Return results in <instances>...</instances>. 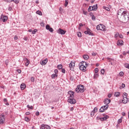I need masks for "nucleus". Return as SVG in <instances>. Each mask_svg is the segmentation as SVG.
<instances>
[{
  "instance_id": "nucleus-1",
  "label": "nucleus",
  "mask_w": 129,
  "mask_h": 129,
  "mask_svg": "<svg viewBox=\"0 0 129 129\" xmlns=\"http://www.w3.org/2000/svg\"><path fill=\"white\" fill-rule=\"evenodd\" d=\"M80 70H82L83 72L86 71V68L88 66V63L84 61H82L79 64Z\"/></svg>"
},
{
  "instance_id": "nucleus-2",
  "label": "nucleus",
  "mask_w": 129,
  "mask_h": 129,
  "mask_svg": "<svg viewBox=\"0 0 129 129\" xmlns=\"http://www.w3.org/2000/svg\"><path fill=\"white\" fill-rule=\"evenodd\" d=\"M117 16L119 17H127L128 16V12L123 11V10L119 9L118 11L117 14Z\"/></svg>"
},
{
  "instance_id": "nucleus-3",
  "label": "nucleus",
  "mask_w": 129,
  "mask_h": 129,
  "mask_svg": "<svg viewBox=\"0 0 129 129\" xmlns=\"http://www.w3.org/2000/svg\"><path fill=\"white\" fill-rule=\"evenodd\" d=\"M75 91L77 93H79V92L82 93L84 92V86L83 85H78L77 88H76Z\"/></svg>"
},
{
  "instance_id": "nucleus-4",
  "label": "nucleus",
  "mask_w": 129,
  "mask_h": 129,
  "mask_svg": "<svg viewBox=\"0 0 129 129\" xmlns=\"http://www.w3.org/2000/svg\"><path fill=\"white\" fill-rule=\"evenodd\" d=\"M97 4L94 5L93 6H90L88 9V12H91L92 11H97Z\"/></svg>"
},
{
  "instance_id": "nucleus-5",
  "label": "nucleus",
  "mask_w": 129,
  "mask_h": 129,
  "mask_svg": "<svg viewBox=\"0 0 129 129\" xmlns=\"http://www.w3.org/2000/svg\"><path fill=\"white\" fill-rule=\"evenodd\" d=\"M84 34L86 35H89V36H94V35H93V33H92V31L88 28H87V30L84 32Z\"/></svg>"
},
{
  "instance_id": "nucleus-6",
  "label": "nucleus",
  "mask_w": 129,
  "mask_h": 129,
  "mask_svg": "<svg viewBox=\"0 0 129 129\" xmlns=\"http://www.w3.org/2000/svg\"><path fill=\"white\" fill-rule=\"evenodd\" d=\"M68 102L71 104H75L76 103V100L74 98H70L68 99Z\"/></svg>"
},
{
  "instance_id": "nucleus-7",
  "label": "nucleus",
  "mask_w": 129,
  "mask_h": 129,
  "mask_svg": "<svg viewBox=\"0 0 129 129\" xmlns=\"http://www.w3.org/2000/svg\"><path fill=\"white\" fill-rule=\"evenodd\" d=\"M70 70L71 71H74V67H75V62L73 61H71L70 63L69 64Z\"/></svg>"
},
{
  "instance_id": "nucleus-8",
  "label": "nucleus",
  "mask_w": 129,
  "mask_h": 129,
  "mask_svg": "<svg viewBox=\"0 0 129 129\" xmlns=\"http://www.w3.org/2000/svg\"><path fill=\"white\" fill-rule=\"evenodd\" d=\"M107 108H108V105H104L100 108L99 112H104V110H107Z\"/></svg>"
},
{
  "instance_id": "nucleus-9",
  "label": "nucleus",
  "mask_w": 129,
  "mask_h": 129,
  "mask_svg": "<svg viewBox=\"0 0 129 129\" xmlns=\"http://www.w3.org/2000/svg\"><path fill=\"white\" fill-rule=\"evenodd\" d=\"M56 32L57 33H58V34H59L60 35H65V34L66 33V31L61 28H59L58 30L56 31Z\"/></svg>"
},
{
  "instance_id": "nucleus-10",
  "label": "nucleus",
  "mask_w": 129,
  "mask_h": 129,
  "mask_svg": "<svg viewBox=\"0 0 129 129\" xmlns=\"http://www.w3.org/2000/svg\"><path fill=\"white\" fill-rule=\"evenodd\" d=\"M68 94H69V95H70L69 96V97L68 98V99L74 98V91L70 90L68 92Z\"/></svg>"
},
{
  "instance_id": "nucleus-11",
  "label": "nucleus",
  "mask_w": 129,
  "mask_h": 129,
  "mask_svg": "<svg viewBox=\"0 0 129 129\" xmlns=\"http://www.w3.org/2000/svg\"><path fill=\"white\" fill-rule=\"evenodd\" d=\"M128 101H129L128 98H127V97H124V96H123V99L122 100V103H124V104H125L126 103H127Z\"/></svg>"
},
{
  "instance_id": "nucleus-12",
  "label": "nucleus",
  "mask_w": 129,
  "mask_h": 129,
  "mask_svg": "<svg viewBox=\"0 0 129 129\" xmlns=\"http://www.w3.org/2000/svg\"><path fill=\"white\" fill-rule=\"evenodd\" d=\"M110 99H108V98H105L104 100V104H105V105H108V104H109V103H110Z\"/></svg>"
},
{
  "instance_id": "nucleus-13",
  "label": "nucleus",
  "mask_w": 129,
  "mask_h": 129,
  "mask_svg": "<svg viewBox=\"0 0 129 129\" xmlns=\"http://www.w3.org/2000/svg\"><path fill=\"white\" fill-rule=\"evenodd\" d=\"M46 29H47V30H48V31H49V32H50L51 33H53V32H54V29H53L52 28V27H50V25H47L46 26Z\"/></svg>"
},
{
  "instance_id": "nucleus-14",
  "label": "nucleus",
  "mask_w": 129,
  "mask_h": 129,
  "mask_svg": "<svg viewBox=\"0 0 129 129\" xmlns=\"http://www.w3.org/2000/svg\"><path fill=\"white\" fill-rule=\"evenodd\" d=\"M8 17H1L0 18V21L3 22V23H6L8 21Z\"/></svg>"
},
{
  "instance_id": "nucleus-15",
  "label": "nucleus",
  "mask_w": 129,
  "mask_h": 129,
  "mask_svg": "<svg viewBox=\"0 0 129 129\" xmlns=\"http://www.w3.org/2000/svg\"><path fill=\"white\" fill-rule=\"evenodd\" d=\"M4 121H5V114L2 113V117H1V120H0L1 124H3L4 123Z\"/></svg>"
},
{
  "instance_id": "nucleus-16",
  "label": "nucleus",
  "mask_w": 129,
  "mask_h": 129,
  "mask_svg": "<svg viewBox=\"0 0 129 129\" xmlns=\"http://www.w3.org/2000/svg\"><path fill=\"white\" fill-rule=\"evenodd\" d=\"M121 18L123 20V22H124V23H125L128 21L129 17H121Z\"/></svg>"
},
{
  "instance_id": "nucleus-17",
  "label": "nucleus",
  "mask_w": 129,
  "mask_h": 129,
  "mask_svg": "<svg viewBox=\"0 0 129 129\" xmlns=\"http://www.w3.org/2000/svg\"><path fill=\"white\" fill-rule=\"evenodd\" d=\"M47 62H48V59L47 58H45L44 60L41 61V64L42 66L46 65Z\"/></svg>"
},
{
  "instance_id": "nucleus-18",
  "label": "nucleus",
  "mask_w": 129,
  "mask_h": 129,
  "mask_svg": "<svg viewBox=\"0 0 129 129\" xmlns=\"http://www.w3.org/2000/svg\"><path fill=\"white\" fill-rule=\"evenodd\" d=\"M20 88L21 90H24L26 88V84L25 83H22L20 85Z\"/></svg>"
},
{
  "instance_id": "nucleus-19",
  "label": "nucleus",
  "mask_w": 129,
  "mask_h": 129,
  "mask_svg": "<svg viewBox=\"0 0 129 129\" xmlns=\"http://www.w3.org/2000/svg\"><path fill=\"white\" fill-rule=\"evenodd\" d=\"M117 45L118 46H120V45H123V41L122 40H118L117 42Z\"/></svg>"
},
{
  "instance_id": "nucleus-20",
  "label": "nucleus",
  "mask_w": 129,
  "mask_h": 129,
  "mask_svg": "<svg viewBox=\"0 0 129 129\" xmlns=\"http://www.w3.org/2000/svg\"><path fill=\"white\" fill-rule=\"evenodd\" d=\"M83 57L85 60H88L89 59V56L87 54H84L83 55Z\"/></svg>"
},
{
  "instance_id": "nucleus-21",
  "label": "nucleus",
  "mask_w": 129,
  "mask_h": 129,
  "mask_svg": "<svg viewBox=\"0 0 129 129\" xmlns=\"http://www.w3.org/2000/svg\"><path fill=\"white\" fill-rule=\"evenodd\" d=\"M119 95H120V93L119 92H116L114 93V96L116 97H119Z\"/></svg>"
},
{
  "instance_id": "nucleus-22",
  "label": "nucleus",
  "mask_w": 129,
  "mask_h": 129,
  "mask_svg": "<svg viewBox=\"0 0 129 129\" xmlns=\"http://www.w3.org/2000/svg\"><path fill=\"white\" fill-rule=\"evenodd\" d=\"M55 77H58V75H57L56 74H53L51 75V79H55Z\"/></svg>"
},
{
  "instance_id": "nucleus-23",
  "label": "nucleus",
  "mask_w": 129,
  "mask_h": 129,
  "mask_svg": "<svg viewBox=\"0 0 129 129\" xmlns=\"http://www.w3.org/2000/svg\"><path fill=\"white\" fill-rule=\"evenodd\" d=\"M25 59L27 60L25 63V65L27 67H28V66H29V64H30V60H29V59H28V58H25Z\"/></svg>"
},
{
  "instance_id": "nucleus-24",
  "label": "nucleus",
  "mask_w": 129,
  "mask_h": 129,
  "mask_svg": "<svg viewBox=\"0 0 129 129\" xmlns=\"http://www.w3.org/2000/svg\"><path fill=\"white\" fill-rule=\"evenodd\" d=\"M63 68V66L62 64H58L57 65V69L58 70H61Z\"/></svg>"
},
{
  "instance_id": "nucleus-25",
  "label": "nucleus",
  "mask_w": 129,
  "mask_h": 129,
  "mask_svg": "<svg viewBox=\"0 0 129 129\" xmlns=\"http://www.w3.org/2000/svg\"><path fill=\"white\" fill-rule=\"evenodd\" d=\"M99 76V75L97 73H95V74L94 75V79H96V78H97V77H98Z\"/></svg>"
},
{
  "instance_id": "nucleus-26",
  "label": "nucleus",
  "mask_w": 129,
  "mask_h": 129,
  "mask_svg": "<svg viewBox=\"0 0 129 129\" xmlns=\"http://www.w3.org/2000/svg\"><path fill=\"white\" fill-rule=\"evenodd\" d=\"M103 115L104 116V118H105L106 120V119L109 118V116L106 115L105 114H103Z\"/></svg>"
},
{
  "instance_id": "nucleus-27",
  "label": "nucleus",
  "mask_w": 129,
  "mask_h": 129,
  "mask_svg": "<svg viewBox=\"0 0 129 129\" xmlns=\"http://www.w3.org/2000/svg\"><path fill=\"white\" fill-rule=\"evenodd\" d=\"M37 32H38V29H34L33 31H32V34L33 35H35L36 33H37Z\"/></svg>"
},
{
  "instance_id": "nucleus-28",
  "label": "nucleus",
  "mask_w": 129,
  "mask_h": 129,
  "mask_svg": "<svg viewBox=\"0 0 129 129\" xmlns=\"http://www.w3.org/2000/svg\"><path fill=\"white\" fill-rule=\"evenodd\" d=\"M77 35L78 37H79V38H81V37H82V34L80 32H78Z\"/></svg>"
},
{
  "instance_id": "nucleus-29",
  "label": "nucleus",
  "mask_w": 129,
  "mask_h": 129,
  "mask_svg": "<svg viewBox=\"0 0 129 129\" xmlns=\"http://www.w3.org/2000/svg\"><path fill=\"white\" fill-rule=\"evenodd\" d=\"M25 121H27V122H29V121H30V118H29V117H25L24 118Z\"/></svg>"
},
{
  "instance_id": "nucleus-30",
  "label": "nucleus",
  "mask_w": 129,
  "mask_h": 129,
  "mask_svg": "<svg viewBox=\"0 0 129 129\" xmlns=\"http://www.w3.org/2000/svg\"><path fill=\"white\" fill-rule=\"evenodd\" d=\"M96 29L98 31H99V30H100L101 31L102 30V29H101V28H100V25H97L96 27Z\"/></svg>"
},
{
  "instance_id": "nucleus-31",
  "label": "nucleus",
  "mask_w": 129,
  "mask_h": 129,
  "mask_svg": "<svg viewBox=\"0 0 129 129\" xmlns=\"http://www.w3.org/2000/svg\"><path fill=\"white\" fill-rule=\"evenodd\" d=\"M103 9H104V10H106V11H107L108 12H109V11H110V9H109L108 7H103Z\"/></svg>"
},
{
  "instance_id": "nucleus-32",
  "label": "nucleus",
  "mask_w": 129,
  "mask_h": 129,
  "mask_svg": "<svg viewBox=\"0 0 129 129\" xmlns=\"http://www.w3.org/2000/svg\"><path fill=\"white\" fill-rule=\"evenodd\" d=\"M36 14L37 15H39V16H42V12L40 11H37L36 12Z\"/></svg>"
},
{
  "instance_id": "nucleus-33",
  "label": "nucleus",
  "mask_w": 129,
  "mask_h": 129,
  "mask_svg": "<svg viewBox=\"0 0 129 129\" xmlns=\"http://www.w3.org/2000/svg\"><path fill=\"white\" fill-rule=\"evenodd\" d=\"M100 29H105V26L103 24H100Z\"/></svg>"
},
{
  "instance_id": "nucleus-34",
  "label": "nucleus",
  "mask_w": 129,
  "mask_h": 129,
  "mask_svg": "<svg viewBox=\"0 0 129 129\" xmlns=\"http://www.w3.org/2000/svg\"><path fill=\"white\" fill-rule=\"evenodd\" d=\"M124 87H125V85L124 84H123V83H122L121 84V86H120V89H121V88H124Z\"/></svg>"
},
{
  "instance_id": "nucleus-35",
  "label": "nucleus",
  "mask_w": 129,
  "mask_h": 129,
  "mask_svg": "<svg viewBox=\"0 0 129 129\" xmlns=\"http://www.w3.org/2000/svg\"><path fill=\"white\" fill-rule=\"evenodd\" d=\"M122 122V119L121 118H120L118 120L117 123H118V124H119V123H121Z\"/></svg>"
},
{
  "instance_id": "nucleus-36",
  "label": "nucleus",
  "mask_w": 129,
  "mask_h": 129,
  "mask_svg": "<svg viewBox=\"0 0 129 129\" xmlns=\"http://www.w3.org/2000/svg\"><path fill=\"white\" fill-rule=\"evenodd\" d=\"M124 66H125V68H127V69H129V63H126L124 64Z\"/></svg>"
},
{
  "instance_id": "nucleus-37",
  "label": "nucleus",
  "mask_w": 129,
  "mask_h": 129,
  "mask_svg": "<svg viewBox=\"0 0 129 129\" xmlns=\"http://www.w3.org/2000/svg\"><path fill=\"white\" fill-rule=\"evenodd\" d=\"M45 128L46 129H51V127L48 125H45Z\"/></svg>"
},
{
  "instance_id": "nucleus-38",
  "label": "nucleus",
  "mask_w": 129,
  "mask_h": 129,
  "mask_svg": "<svg viewBox=\"0 0 129 129\" xmlns=\"http://www.w3.org/2000/svg\"><path fill=\"white\" fill-rule=\"evenodd\" d=\"M104 72H105V71H104V69H102L101 70V74H102V75H104Z\"/></svg>"
},
{
  "instance_id": "nucleus-39",
  "label": "nucleus",
  "mask_w": 129,
  "mask_h": 129,
  "mask_svg": "<svg viewBox=\"0 0 129 129\" xmlns=\"http://www.w3.org/2000/svg\"><path fill=\"white\" fill-rule=\"evenodd\" d=\"M40 25L41 27H45V23H44V21H42L41 23H40Z\"/></svg>"
},
{
  "instance_id": "nucleus-40",
  "label": "nucleus",
  "mask_w": 129,
  "mask_h": 129,
  "mask_svg": "<svg viewBox=\"0 0 129 129\" xmlns=\"http://www.w3.org/2000/svg\"><path fill=\"white\" fill-rule=\"evenodd\" d=\"M68 0H66L65 1V4H64V6L67 7L68 6Z\"/></svg>"
},
{
  "instance_id": "nucleus-41",
  "label": "nucleus",
  "mask_w": 129,
  "mask_h": 129,
  "mask_svg": "<svg viewBox=\"0 0 129 129\" xmlns=\"http://www.w3.org/2000/svg\"><path fill=\"white\" fill-rule=\"evenodd\" d=\"M45 124H41V126L40 127V129H45Z\"/></svg>"
},
{
  "instance_id": "nucleus-42",
  "label": "nucleus",
  "mask_w": 129,
  "mask_h": 129,
  "mask_svg": "<svg viewBox=\"0 0 129 129\" xmlns=\"http://www.w3.org/2000/svg\"><path fill=\"white\" fill-rule=\"evenodd\" d=\"M119 34L118 33V32H117L115 33V35H114V37L115 38H117V37H118Z\"/></svg>"
},
{
  "instance_id": "nucleus-43",
  "label": "nucleus",
  "mask_w": 129,
  "mask_h": 129,
  "mask_svg": "<svg viewBox=\"0 0 129 129\" xmlns=\"http://www.w3.org/2000/svg\"><path fill=\"white\" fill-rule=\"evenodd\" d=\"M16 71H17L18 73H19V74H21V73H22V70H21L20 69H17Z\"/></svg>"
},
{
  "instance_id": "nucleus-44",
  "label": "nucleus",
  "mask_w": 129,
  "mask_h": 129,
  "mask_svg": "<svg viewBox=\"0 0 129 129\" xmlns=\"http://www.w3.org/2000/svg\"><path fill=\"white\" fill-rule=\"evenodd\" d=\"M94 113H95V112L94 111H92L91 112V116H93V115H94Z\"/></svg>"
},
{
  "instance_id": "nucleus-45",
  "label": "nucleus",
  "mask_w": 129,
  "mask_h": 129,
  "mask_svg": "<svg viewBox=\"0 0 129 129\" xmlns=\"http://www.w3.org/2000/svg\"><path fill=\"white\" fill-rule=\"evenodd\" d=\"M13 2H14V3H15V4H19V0H12Z\"/></svg>"
},
{
  "instance_id": "nucleus-46",
  "label": "nucleus",
  "mask_w": 129,
  "mask_h": 129,
  "mask_svg": "<svg viewBox=\"0 0 129 129\" xmlns=\"http://www.w3.org/2000/svg\"><path fill=\"white\" fill-rule=\"evenodd\" d=\"M119 76H121V77L123 76V72H120L119 73Z\"/></svg>"
},
{
  "instance_id": "nucleus-47",
  "label": "nucleus",
  "mask_w": 129,
  "mask_h": 129,
  "mask_svg": "<svg viewBox=\"0 0 129 129\" xmlns=\"http://www.w3.org/2000/svg\"><path fill=\"white\" fill-rule=\"evenodd\" d=\"M35 81V78L34 77H31V82H34Z\"/></svg>"
},
{
  "instance_id": "nucleus-48",
  "label": "nucleus",
  "mask_w": 129,
  "mask_h": 129,
  "mask_svg": "<svg viewBox=\"0 0 129 129\" xmlns=\"http://www.w3.org/2000/svg\"><path fill=\"white\" fill-rule=\"evenodd\" d=\"M100 119L101 121H104V120H106L105 118H104V117H101V118H100Z\"/></svg>"
},
{
  "instance_id": "nucleus-49",
  "label": "nucleus",
  "mask_w": 129,
  "mask_h": 129,
  "mask_svg": "<svg viewBox=\"0 0 129 129\" xmlns=\"http://www.w3.org/2000/svg\"><path fill=\"white\" fill-rule=\"evenodd\" d=\"M70 81H74V77L71 76L70 77Z\"/></svg>"
},
{
  "instance_id": "nucleus-50",
  "label": "nucleus",
  "mask_w": 129,
  "mask_h": 129,
  "mask_svg": "<svg viewBox=\"0 0 129 129\" xmlns=\"http://www.w3.org/2000/svg\"><path fill=\"white\" fill-rule=\"evenodd\" d=\"M61 72L62 73H66V71L64 69H61Z\"/></svg>"
},
{
  "instance_id": "nucleus-51",
  "label": "nucleus",
  "mask_w": 129,
  "mask_h": 129,
  "mask_svg": "<svg viewBox=\"0 0 129 129\" xmlns=\"http://www.w3.org/2000/svg\"><path fill=\"white\" fill-rule=\"evenodd\" d=\"M98 68H96L95 69V73H98Z\"/></svg>"
},
{
  "instance_id": "nucleus-52",
  "label": "nucleus",
  "mask_w": 129,
  "mask_h": 129,
  "mask_svg": "<svg viewBox=\"0 0 129 129\" xmlns=\"http://www.w3.org/2000/svg\"><path fill=\"white\" fill-rule=\"evenodd\" d=\"M93 111H94L95 112H97V108L95 107L94 108V110H93Z\"/></svg>"
},
{
  "instance_id": "nucleus-53",
  "label": "nucleus",
  "mask_w": 129,
  "mask_h": 129,
  "mask_svg": "<svg viewBox=\"0 0 129 129\" xmlns=\"http://www.w3.org/2000/svg\"><path fill=\"white\" fill-rule=\"evenodd\" d=\"M35 114L37 116H39V115H40V112H39V111H37L36 112Z\"/></svg>"
},
{
  "instance_id": "nucleus-54",
  "label": "nucleus",
  "mask_w": 129,
  "mask_h": 129,
  "mask_svg": "<svg viewBox=\"0 0 129 129\" xmlns=\"http://www.w3.org/2000/svg\"><path fill=\"white\" fill-rule=\"evenodd\" d=\"M54 74H57V73H58V70L55 69L54 70Z\"/></svg>"
},
{
  "instance_id": "nucleus-55",
  "label": "nucleus",
  "mask_w": 129,
  "mask_h": 129,
  "mask_svg": "<svg viewBox=\"0 0 129 129\" xmlns=\"http://www.w3.org/2000/svg\"><path fill=\"white\" fill-rule=\"evenodd\" d=\"M96 55H97V53H96V52H93V53H92V56H96Z\"/></svg>"
},
{
  "instance_id": "nucleus-56",
  "label": "nucleus",
  "mask_w": 129,
  "mask_h": 129,
  "mask_svg": "<svg viewBox=\"0 0 129 129\" xmlns=\"http://www.w3.org/2000/svg\"><path fill=\"white\" fill-rule=\"evenodd\" d=\"M125 96V97H127V94L126 93H123V96Z\"/></svg>"
},
{
  "instance_id": "nucleus-57",
  "label": "nucleus",
  "mask_w": 129,
  "mask_h": 129,
  "mask_svg": "<svg viewBox=\"0 0 129 129\" xmlns=\"http://www.w3.org/2000/svg\"><path fill=\"white\" fill-rule=\"evenodd\" d=\"M122 54L124 55V56H126V54H127V53L125 51H123Z\"/></svg>"
},
{
  "instance_id": "nucleus-58",
  "label": "nucleus",
  "mask_w": 129,
  "mask_h": 129,
  "mask_svg": "<svg viewBox=\"0 0 129 129\" xmlns=\"http://www.w3.org/2000/svg\"><path fill=\"white\" fill-rule=\"evenodd\" d=\"M119 37L120 38V39H122V38H123L122 34H119Z\"/></svg>"
},
{
  "instance_id": "nucleus-59",
  "label": "nucleus",
  "mask_w": 129,
  "mask_h": 129,
  "mask_svg": "<svg viewBox=\"0 0 129 129\" xmlns=\"http://www.w3.org/2000/svg\"><path fill=\"white\" fill-rule=\"evenodd\" d=\"M83 13L84 14V15H87V12L86 11H83Z\"/></svg>"
},
{
  "instance_id": "nucleus-60",
  "label": "nucleus",
  "mask_w": 129,
  "mask_h": 129,
  "mask_svg": "<svg viewBox=\"0 0 129 129\" xmlns=\"http://www.w3.org/2000/svg\"><path fill=\"white\" fill-rule=\"evenodd\" d=\"M111 94H108V98H110V97H111Z\"/></svg>"
},
{
  "instance_id": "nucleus-61",
  "label": "nucleus",
  "mask_w": 129,
  "mask_h": 129,
  "mask_svg": "<svg viewBox=\"0 0 129 129\" xmlns=\"http://www.w3.org/2000/svg\"><path fill=\"white\" fill-rule=\"evenodd\" d=\"M30 112H26V113H25V114H26V115H30Z\"/></svg>"
},
{
  "instance_id": "nucleus-62",
  "label": "nucleus",
  "mask_w": 129,
  "mask_h": 129,
  "mask_svg": "<svg viewBox=\"0 0 129 129\" xmlns=\"http://www.w3.org/2000/svg\"><path fill=\"white\" fill-rule=\"evenodd\" d=\"M95 19H96L95 17H92V21H95Z\"/></svg>"
},
{
  "instance_id": "nucleus-63",
  "label": "nucleus",
  "mask_w": 129,
  "mask_h": 129,
  "mask_svg": "<svg viewBox=\"0 0 129 129\" xmlns=\"http://www.w3.org/2000/svg\"><path fill=\"white\" fill-rule=\"evenodd\" d=\"M122 115H123V116H125V112H122Z\"/></svg>"
},
{
  "instance_id": "nucleus-64",
  "label": "nucleus",
  "mask_w": 129,
  "mask_h": 129,
  "mask_svg": "<svg viewBox=\"0 0 129 129\" xmlns=\"http://www.w3.org/2000/svg\"><path fill=\"white\" fill-rule=\"evenodd\" d=\"M24 41H28V37H24Z\"/></svg>"
}]
</instances>
